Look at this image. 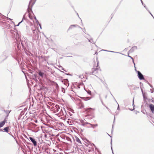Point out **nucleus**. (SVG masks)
<instances>
[{
	"label": "nucleus",
	"mask_w": 154,
	"mask_h": 154,
	"mask_svg": "<svg viewBox=\"0 0 154 154\" xmlns=\"http://www.w3.org/2000/svg\"><path fill=\"white\" fill-rule=\"evenodd\" d=\"M96 77H97L99 79H100V81L102 82H103V81L101 79H100V78H99L97 76L95 75Z\"/></svg>",
	"instance_id": "nucleus-41"
},
{
	"label": "nucleus",
	"mask_w": 154,
	"mask_h": 154,
	"mask_svg": "<svg viewBox=\"0 0 154 154\" xmlns=\"http://www.w3.org/2000/svg\"><path fill=\"white\" fill-rule=\"evenodd\" d=\"M38 79H39V80H40V82H41V81H42V79H41V78H40V77H38Z\"/></svg>",
	"instance_id": "nucleus-45"
},
{
	"label": "nucleus",
	"mask_w": 154,
	"mask_h": 154,
	"mask_svg": "<svg viewBox=\"0 0 154 154\" xmlns=\"http://www.w3.org/2000/svg\"><path fill=\"white\" fill-rule=\"evenodd\" d=\"M39 89L40 90H44L45 89V87L43 86L42 83H39Z\"/></svg>",
	"instance_id": "nucleus-15"
},
{
	"label": "nucleus",
	"mask_w": 154,
	"mask_h": 154,
	"mask_svg": "<svg viewBox=\"0 0 154 154\" xmlns=\"http://www.w3.org/2000/svg\"><path fill=\"white\" fill-rule=\"evenodd\" d=\"M62 82L63 83V84L66 86H69V81L67 79H65L62 81Z\"/></svg>",
	"instance_id": "nucleus-13"
},
{
	"label": "nucleus",
	"mask_w": 154,
	"mask_h": 154,
	"mask_svg": "<svg viewBox=\"0 0 154 154\" xmlns=\"http://www.w3.org/2000/svg\"><path fill=\"white\" fill-rule=\"evenodd\" d=\"M65 74L66 75H71L70 74H69V73H65Z\"/></svg>",
	"instance_id": "nucleus-46"
},
{
	"label": "nucleus",
	"mask_w": 154,
	"mask_h": 154,
	"mask_svg": "<svg viewBox=\"0 0 154 154\" xmlns=\"http://www.w3.org/2000/svg\"><path fill=\"white\" fill-rule=\"evenodd\" d=\"M38 24L39 25V26L40 27L41 29H42V27H41V24H40V23Z\"/></svg>",
	"instance_id": "nucleus-49"
},
{
	"label": "nucleus",
	"mask_w": 154,
	"mask_h": 154,
	"mask_svg": "<svg viewBox=\"0 0 154 154\" xmlns=\"http://www.w3.org/2000/svg\"><path fill=\"white\" fill-rule=\"evenodd\" d=\"M143 101L144 102H146V100H147V97L146 96V93L143 94Z\"/></svg>",
	"instance_id": "nucleus-18"
},
{
	"label": "nucleus",
	"mask_w": 154,
	"mask_h": 154,
	"mask_svg": "<svg viewBox=\"0 0 154 154\" xmlns=\"http://www.w3.org/2000/svg\"><path fill=\"white\" fill-rule=\"evenodd\" d=\"M36 20V22L37 24L39 23L38 20L37 19V20Z\"/></svg>",
	"instance_id": "nucleus-43"
},
{
	"label": "nucleus",
	"mask_w": 154,
	"mask_h": 154,
	"mask_svg": "<svg viewBox=\"0 0 154 154\" xmlns=\"http://www.w3.org/2000/svg\"><path fill=\"white\" fill-rule=\"evenodd\" d=\"M97 70H98V69L95 72V73H96L95 74H97Z\"/></svg>",
	"instance_id": "nucleus-58"
},
{
	"label": "nucleus",
	"mask_w": 154,
	"mask_h": 154,
	"mask_svg": "<svg viewBox=\"0 0 154 154\" xmlns=\"http://www.w3.org/2000/svg\"><path fill=\"white\" fill-rule=\"evenodd\" d=\"M85 123L86 124V125L89 124V125H91V126H92L93 125H94V126H98L97 124H91V123H88V122H85Z\"/></svg>",
	"instance_id": "nucleus-25"
},
{
	"label": "nucleus",
	"mask_w": 154,
	"mask_h": 154,
	"mask_svg": "<svg viewBox=\"0 0 154 154\" xmlns=\"http://www.w3.org/2000/svg\"><path fill=\"white\" fill-rule=\"evenodd\" d=\"M153 90V89H151L150 90V91H151V93H152L153 92H154V91L153 90H153Z\"/></svg>",
	"instance_id": "nucleus-48"
},
{
	"label": "nucleus",
	"mask_w": 154,
	"mask_h": 154,
	"mask_svg": "<svg viewBox=\"0 0 154 154\" xmlns=\"http://www.w3.org/2000/svg\"><path fill=\"white\" fill-rule=\"evenodd\" d=\"M3 130L5 132H9V128L8 127H7L5 128Z\"/></svg>",
	"instance_id": "nucleus-20"
},
{
	"label": "nucleus",
	"mask_w": 154,
	"mask_h": 154,
	"mask_svg": "<svg viewBox=\"0 0 154 154\" xmlns=\"http://www.w3.org/2000/svg\"><path fill=\"white\" fill-rule=\"evenodd\" d=\"M62 92H63V93H65V89L63 88H62Z\"/></svg>",
	"instance_id": "nucleus-30"
},
{
	"label": "nucleus",
	"mask_w": 154,
	"mask_h": 154,
	"mask_svg": "<svg viewBox=\"0 0 154 154\" xmlns=\"http://www.w3.org/2000/svg\"><path fill=\"white\" fill-rule=\"evenodd\" d=\"M144 7L146 9V10L149 12L150 14L152 16H153V15H152V14L151 13V12L149 11V10L147 8L145 5H144Z\"/></svg>",
	"instance_id": "nucleus-26"
},
{
	"label": "nucleus",
	"mask_w": 154,
	"mask_h": 154,
	"mask_svg": "<svg viewBox=\"0 0 154 154\" xmlns=\"http://www.w3.org/2000/svg\"><path fill=\"white\" fill-rule=\"evenodd\" d=\"M137 46H134L132 47V48L128 51V52L130 53L133 52L134 50L137 49Z\"/></svg>",
	"instance_id": "nucleus-11"
},
{
	"label": "nucleus",
	"mask_w": 154,
	"mask_h": 154,
	"mask_svg": "<svg viewBox=\"0 0 154 154\" xmlns=\"http://www.w3.org/2000/svg\"><path fill=\"white\" fill-rule=\"evenodd\" d=\"M86 38L88 40V41L89 42H90L91 43H92L93 44H95V42H94L93 40V38H91L90 39H88L87 38H86Z\"/></svg>",
	"instance_id": "nucleus-19"
},
{
	"label": "nucleus",
	"mask_w": 154,
	"mask_h": 154,
	"mask_svg": "<svg viewBox=\"0 0 154 154\" xmlns=\"http://www.w3.org/2000/svg\"><path fill=\"white\" fill-rule=\"evenodd\" d=\"M11 136H12L14 138V136H13V135H11Z\"/></svg>",
	"instance_id": "nucleus-63"
},
{
	"label": "nucleus",
	"mask_w": 154,
	"mask_h": 154,
	"mask_svg": "<svg viewBox=\"0 0 154 154\" xmlns=\"http://www.w3.org/2000/svg\"><path fill=\"white\" fill-rule=\"evenodd\" d=\"M140 89H141V92L142 93V94H145V93L143 92V89L141 87H140Z\"/></svg>",
	"instance_id": "nucleus-34"
},
{
	"label": "nucleus",
	"mask_w": 154,
	"mask_h": 154,
	"mask_svg": "<svg viewBox=\"0 0 154 154\" xmlns=\"http://www.w3.org/2000/svg\"><path fill=\"white\" fill-rule=\"evenodd\" d=\"M115 101H116V102H117V104H118V107L117 108V110H119L120 109L119 105L118 103L117 102V101L116 100H115Z\"/></svg>",
	"instance_id": "nucleus-31"
},
{
	"label": "nucleus",
	"mask_w": 154,
	"mask_h": 154,
	"mask_svg": "<svg viewBox=\"0 0 154 154\" xmlns=\"http://www.w3.org/2000/svg\"><path fill=\"white\" fill-rule=\"evenodd\" d=\"M36 1V0H34L33 1L31 0L30 1L27 9V11L29 13H30V12H32V8L35 4Z\"/></svg>",
	"instance_id": "nucleus-2"
},
{
	"label": "nucleus",
	"mask_w": 154,
	"mask_h": 154,
	"mask_svg": "<svg viewBox=\"0 0 154 154\" xmlns=\"http://www.w3.org/2000/svg\"><path fill=\"white\" fill-rule=\"evenodd\" d=\"M38 73L39 75L41 76L42 78L44 79L45 77V74L43 72H41L40 70L38 71Z\"/></svg>",
	"instance_id": "nucleus-8"
},
{
	"label": "nucleus",
	"mask_w": 154,
	"mask_h": 154,
	"mask_svg": "<svg viewBox=\"0 0 154 154\" xmlns=\"http://www.w3.org/2000/svg\"><path fill=\"white\" fill-rule=\"evenodd\" d=\"M62 70H64V71H65V70H64V68H62Z\"/></svg>",
	"instance_id": "nucleus-54"
},
{
	"label": "nucleus",
	"mask_w": 154,
	"mask_h": 154,
	"mask_svg": "<svg viewBox=\"0 0 154 154\" xmlns=\"http://www.w3.org/2000/svg\"><path fill=\"white\" fill-rule=\"evenodd\" d=\"M19 40V38H18V40ZM20 41V42L21 44V45L22 46V47L23 48L25 49V41H21L20 38L19 39Z\"/></svg>",
	"instance_id": "nucleus-14"
},
{
	"label": "nucleus",
	"mask_w": 154,
	"mask_h": 154,
	"mask_svg": "<svg viewBox=\"0 0 154 154\" xmlns=\"http://www.w3.org/2000/svg\"><path fill=\"white\" fill-rule=\"evenodd\" d=\"M84 31L83 32H84L85 33V32H86V30L85 28H84L83 29Z\"/></svg>",
	"instance_id": "nucleus-50"
},
{
	"label": "nucleus",
	"mask_w": 154,
	"mask_h": 154,
	"mask_svg": "<svg viewBox=\"0 0 154 154\" xmlns=\"http://www.w3.org/2000/svg\"><path fill=\"white\" fill-rule=\"evenodd\" d=\"M99 98H100V99L101 102L102 103V104L103 105V101H102V99L101 98L100 95H99Z\"/></svg>",
	"instance_id": "nucleus-28"
},
{
	"label": "nucleus",
	"mask_w": 154,
	"mask_h": 154,
	"mask_svg": "<svg viewBox=\"0 0 154 154\" xmlns=\"http://www.w3.org/2000/svg\"><path fill=\"white\" fill-rule=\"evenodd\" d=\"M75 140L77 142L79 143L80 144H82V143L81 142V141L79 139V138L78 137H75Z\"/></svg>",
	"instance_id": "nucleus-23"
},
{
	"label": "nucleus",
	"mask_w": 154,
	"mask_h": 154,
	"mask_svg": "<svg viewBox=\"0 0 154 154\" xmlns=\"http://www.w3.org/2000/svg\"><path fill=\"white\" fill-rule=\"evenodd\" d=\"M16 40L17 42V48H18V49H19L20 47V42H19V43H18V40L17 41V38H16Z\"/></svg>",
	"instance_id": "nucleus-24"
},
{
	"label": "nucleus",
	"mask_w": 154,
	"mask_h": 154,
	"mask_svg": "<svg viewBox=\"0 0 154 154\" xmlns=\"http://www.w3.org/2000/svg\"><path fill=\"white\" fill-rule=\"evenodd\" d=\"M115 118H114V120H113V123L115 122Z\"/></svg>",
	"instance_id": "nucleus-55"
},
{
	"label": "nucleus",
	"mask_w": 154,
	"mask_h": 154,
	"mask_svg": "<svg viewBox=\"0 0 154 154\" xmlns=\"http://www.w3.org/2000/svg\"><path fill=\"white\" fill-rule=\"evenodd\" d=\"M54 83L55 84L56 87H58V84L56 82H54V81H53Z\"/></svg>",
	"instance_id": "nucleus-35"
},
{
	"label": "nucleus",
	"mask_w": 154,
	"mask_h": 154,
	"mask_svg": "<svg viewBox=\"0 0 154 154\" xmlns=\"http://www.w3.org/2000/svg\"><path fill=\"white\" fill-rule=\"evenodd\" d=\"M4 112L6 114L5 118L4 120L0 122V128L2 127L5 124L6 121H7L8 117V116L9 113L11 112V110H4Z\"/></svg>",
	"instance_id": "nucleus-1"
},
{
	"label": "nucleus",
	"mask_w": 154,
	"mask_h": 154,
	"mask_svg": "<svg viewBox=\"0 0 154 154\" xmlns=\"http://www.w3.org/2000/svg\"><path fill=\"white\" fill-rule=\"evenodd\" d=\"M149 107L152 112L154 113V105L152 104H150L149 105Z\"/></svg>",
	"instance_id": "nucleus-10"
},
{
	"label": "nucleus",
	"mask_w": 154,
	"mask_h": 154,
	"mask_svg": "<svg viewBox=\"0 0 154 154\" xmlns=\"http://www.w3.org/2000/svg\"><path fill=\"white\" fill-rule=\"evenodd\" d=\"M29 139L35 146H36L37 145V142L35 138L32 137H29Z\"/></svg>",
	"instance_id": "nucleus-6"
},
{
	"label": "nucleus",
	"mask_w": 154,
	"mask_h": 154,
	"mask_svg": "<svg viewBox=\"0 0 154 154\" xmlns=\"http://www.w3.org/2000/svg\"><path fill=\"white\" fill-rule=\"evenodd\" d=\"M2 15V16L4 17H6L7 19H9V20H11V19L10 18L8 17H6L4 16V15Z\"/></svg>",
	"instance_id": "nucleus-36"
},
{
	"label": "nucleus",
	"mask_w": 154,
	"mask_h": 154,
	"mask_svg": "<svg viewBox=\"0 0 154 154\" xmlns=\"http://www.w3.org/2000/svg\"><path fill=\"white\" fill-rule=\"evenodd\" d=\"M102 50L103 51H108V50Z\"/></svg>",
	"instance_id": "nucleus-53"
},
{
	"label": "nucleus",
	"mask_w": 154,
	"mask_h": 154,
	"mask_svg": "<svg viewBox=\"0 0 154 154\" xmlns=\"http://www.w3.org/2000/svg\"><path fill=\"white\" fill-rule=\"evenodd\" d=\"M81 99L84 100L85 101H87L88 100H89L91 99V97H80Z\"/></svg>",
	"instance_id": "nucleus-17"
},
{
	"label": "nucleus",
	"mask_w": 154,
	"mask_h": 154,
	"mask_svg": "<svg viewBox=\"0 0 154 154\" xmlns=\"http://www.w3.org/2000/svg\"><path fill=\"white\" fill-rule=\"evenodd\" d=\"M91 126V127H92L93 128H94V127H95H95H96V126H94V125H93V126Z\"/></svg>",
	"instance_id": "nucleus-56"
},
{
	"label": "nucleus",
	"mask_w": 154,
	"mask_h": 154,
	"mask_svg": "<svg viewBox=\"0 0 154 154\" xmlns=\"http://www.w3.org/2000/svg\"><path fill=\"white\" fill-rule=\"evenodd\" d=\"M33 75H34V76L35 77V79L36 78H37V76L36 75V74H34Z\"/></svg>",
	"instance_id": "nucleus-40"
},
{
	"label": "nucleus",
	"mask_w": 154,
	"mask_h": 154,
	"mask_svg": "<svg viewBox=\"0 0 154 154\" xmlns=\"http://www.w3.org/2000/svg\"><path fill=\"white\" fill-rule=\"evenodd\" d=\"M8 51H4L2 55L0 57L2 58L3 60L4 61L6 60L8 57Z\"/></svg>",
	"instance_id": "nucleus-3"
},
{
	"label": "nucleus",
	"mask_w": 154,
	"mask_h": 154,
	"mask_svg": "<svg viewBox=\"0 0 154 154\" xmlns=\"http://www.w3.org/2000/svg\"><path fill=\"white\" fill-rule=\"evenodd\" d=\"M140 0L141 1V2L142 5L144 6V5H145L144 4V3H143V2L142 0Z\"/></svg>",
	"instance_id": "nucleus-39"
},
{
	"label": "nucleus",
	"mask_w": 154,
	"mask_h": 154,
	"mask_svg": "<svg viewBox=\"0 0 154 154\" xmlns=\"http://www.w3.org/2000/svg\"><path fill=\"white\" fill-rule=\"evenodd\" d=\"M0 131H3V130L2 129L0 128Z\"/></svg>",
	"instance_id": "nucleus-51"
},
{
	"label": "nucleus",
	"mask_w": 154,
	"mask_h": 154,
	"mask_svg": "<svg viewBox=\"0 0 154 154\" xmlns=\"http://www.w3.org/2000/svg\"><path fill=\"white\" fill-rule=\"evenodd\" d=\"M34 80H35L36 82H38V80L36 79V78L35 79V78Z\"/></svg>",
	"instance_id": "nucleus-47"
},
{
	"label": "nucleus",
	"mask_w": 154,
	"mask_h": 154,
	"mask_svg": "<svg viewBox=\"0 0 154 154\" xmlns=\"http://www.w3.org/2000/svg\"><path fill=\"white\" fill-rule=\"evenodd\" d=\"M62 108H63V107H60V106L57 104L54 107V110L56 111L55 112H56L57 114H59V113H60V112L61 111H62Z\"/></svg>",
	"instance_id": "nucleus-5"
},
{
	"label": "nucleus",
	"mask_w": 154,
	"mask_h": 154,
	"mask_svg": "<svg viewBox=\"0 0 154 154\" xmlns=\"http://www.w3.org/2000/svg\"><path fill=\"white\" fill-rule=\"evenodd\" d=\"M107 97V95H106L105 97V98L106 99V98Z\"/></svg>",
	"instance_id": "nucleus-60"
},
{
	"label": "nucleus",
	"mask_w": 154,
	"mask_h": 154,
	"mask_svg": "<svg viewBox=\"0 0 154 154\" xmlns=\"http://www.w3.org/2000/svg\"><path fill=\"white\" fill-rule=\"evenodd\" d=\"M107 134L108 135V136H109L110 137H111V136L109 135V134L108 133H107Z\"/></svg>",
	"instance_id": "nucleus-57"
},
{
	"label": "nucleus",
	"mask_w": 154,
	"mask_h": 154,
	"mask_svg": "<svg viewBox=\"0 0 154 154\" xmlns=\"http://www.w3.org/2000/svg\"><path fill=\"white\" fill-rule=\"evenodd\" d=\"M93 145L94 146L96 147V149H97V148L95 146L94 144H93Z\"/></svg>",
	"instance_id": "nucleus-61"
},
{
	"label": "nucleus",
	"mask_w": 154,
	"mask_h": 154,
	"mask_svg": "<svg viewBox=\"0 0 154 154\" xmlns=\"http://www.w3.org/2000/svg\"><path fill=\"white\" fill-rule=\"evenodd\" d=\"M134 100H133V107L134 108L133 109H129L131 111L133 110L134 109V107L135 106V105H134Z\"/></svg>",
	"instance_id": "nucleus-27"
},
{
	"label": "nucleus",
	"mask_w": 154,
	"mask_h": 154,
	"mask_svg": "<svg viewBox=\"0 0 154 154\" xmlns=\"http://www.w3.org/2000/svg\"><path fill=\"white\" fill-rule=\"evenodd\" d=\"M87 93L88 94H91V92L89 90L87 92Z\"/></svg>",
	"instance_id": "nucleus-38"
},
{
	"label": "nucleus",
	"mask_w": 154,
	"mask_h": 154,
	"mask_svg": "<svg viewBox=\"0 0 154 154\" xmlns=\"http://www.w3.org/2000/svg\"><path fill=\"white\" fill-rule=\"evenodd\" d=\"M111 149L112 150V153L113 154L114 153H113V149H112V140L111 139Z\"/></svg>",
	"instance_id": "nucleus-29"
},
{
	"label": "nucleus",
	"mask_w": 154,
	"mask_h": 154,
	"mask_svg": "<svg viewBox=\"0 0 154 154\" xmlns=\"http://www.w3.org/2000/svg\"><path fill=\"white\" fill-rule=\"evenodd\" d=\"M34 18L35 19V20H37V19H36V17L35 16H34Z\"/></svg>",
	"instance_id": "nucleus-52"
},
{
	"label": "nucleus",
	"mask_w": 154,
	"mask_h": 154,
	"mask_svg": "<svg viewBox=\"0 0 154 154\" xmlns=\"http://www.w3.org/2000/svg\"><path fill=\"white\" fill-rule=\"evenodd\" d=\"M10 72L11 74V76H12V72L11 71H10Z\"/></svg>",
	"instance_id": "nucleus-59"
},
{
	"label": "nucleus",
	"mask_w": 154,
	"mask_h": 154,
	"mask_svg": "<svg viewBox=\"0 0 154 154\" xmlns=\"http://www.w3.org/2000/svg\"><path fill=\"white\" fill-rule=\"evenodd\" d=\"M32 30V32H33V34L35 35H36L38 33V30L37 29H35Z\"/></svg>",
	"instance_id": "nucleus-22"
},
{
	"label": "nucleus",
	"mask_w": 154,
	"mask_h": 154,
	"mask_svg": "<svg viewBox=\"0 0 154 154\" xmlns=\"http://www.w3.org/2000/svg\"><path fill=\"white\" fill-rule=\"evenodd\" d=\"M8 134H9L10 135V133H9L8 132H7Z\"/></svg>",
	"instance_id": "nucleus-64"
},
{
	"label": "nucleus",
	"mask_w": 154,
	"mask_h": 154,
	"mask_svg": "<svg viewBox=\"0 0 154 154\" xmlns=\"http://www.w3.org/2000/svg\"><path fill=\"white\" fill-rule=\"evenodd\" d=\"M80 121L82 124V123L83 122H84V121L82 120H80Z\"/></svg>",
	"instance_id": "nucleus-44"
},
{
	"label": "nucleus",
	"mask_w": 154,
	"mask_h": 154,
	"mask_svg": "<svg viewBox=\"0 0 154 154\" xmlns=\"http://www.w3.org/2000/svg\"><path fill=\"white\" fill-rule=\"evenodd\" d=\"M86 125V124L85 123V122H83L81 124V125L83 126H84Z\"/></svg>",
	"instance_id": "nucleus-33"
},
{
	"label": "nucleus",
	"mask_w": 154,
	"mask_h": 154,
	"mask_svg": "<svg viewBox=\"0 0 154 154\" xmlns=\"http://www.w3.org/2000/svg\"><path fill=\"white\" fill-rule=\"evenodd\" d=\"M14 31L13 30H10V32L11 33H13V32Z\"/></svg>",
	"instance_id": "nucleus-42"
},
{
	"label": "nucleus",
	"mask_w": 154,
	"mask_h": 154,
	"mask_svg": "<svg viewBox=\"0 0 154 154\" xmlns=\"http://www.w3.org/2000/svg\"><path fill=\"white\" fill-rule=\"evenodd\" d=\"M151 99H149V101H150L151 102Z\"/></svg>",
	"instance_id": "nucleus-62"
},
{
	"label": "nucleus",
	"mask_w": 154,
	"mask_h": 154,
	"mask_svg": "<svg viewBox=\"0 0 154 154\" xmlns=\"http://www.w3.org/2000/svg\"><path fill=\"white\" fill-rule=\"evenodd\" d=\"M135 70L137 74V76L139 79L140 80H145L143 75L142 74V73L140 71H137L136 70V68H135Z\"/></svg>",
	"instance_id": "nucleus-4"
},
{
	"label": "nucleus",
	"mask_w": 154,
	"mask_h": 154,
	"mask_svg": "<svg viewBox=\"0 0 154 154\" xmlns=\"http://www.w3.org/2000/svg\"><path fill=\"white\" fill-rule=\"evenodd\" d=\"M108 52H112V53H119V52H115V51H108Z\"/></svg>",
	"instance_id": "nucleus-32"
},
{
	"label": "nucleus",
	"mask_w": 154,
	"mask_h": 154,
	"mask_svg": "<svg viewBox=\"0 0 154 154\" xmlns=\"http://www.w3.org/2000/svg\"><path fill=\"white\" fill-rule=\"evenodd\" d=\"M129 52H128V57H130L131 59H132V61H133V63L134 64V68H135V63H134V59H133V58L132 57H131V56H130L129 55Z\"/></svg>",
	"instance_id": "nucleus-21"
},
{
	"label": "nucleus",
	"mask_w": 154,
	"mask_h": 154,
	"mask_svg": "<svg viewBox=\"0 0 154 154\" xmlns=\"http://www.w3.org/2000/svg\"><path fill=\"white\" fill-rule=\"evenodd\" d=\"M77 27L80 28L82 29V27H80L78 25H77V24H75V25H71L69 26V29H68V30H69V29H72V28H73L74 27Z\"/></svg>",
	"instance_id": "nucleus-7"
},
{
	"label": "nucleus",
	"mask_w": 154,
	"mask_h": 154,
	"mask_svg": "<svg viewBox=\"0 0 154 154\" xmlns=\"http://www.w3.org/2000/svg\"><path fill=\"white\" fill-rule=\"evenodd\" d=\"M26 17H25V14H24L23 16V18L22 19V20L20 22H19L16 25V26H18L25 19Z\"/></svg>",
	"instance_id": "nucleus-16"
},
{
	"label": "nucleus",
	"mask_w": 154,
	"mask_h": 154,
	"mask_svg": "<svg viewBox=\"0 0 154 154\" xmlns=\"http://www.w3.org/2000/svg\"><path fill=\"white\" fill-rule=\"evenodd\" d=\"M151 100V102L152 103H154V100H153V98L152 97Z\"/></svg>",
	"instance_id": "nucleus-37"
},
{
	"label": "nucleus",
	"mask_w": 154,
	"mask_h": 154,
	"mask_svg": "<svg viewBox=\"0 0 154 154\" xmlns=\"http://www.w3.org/2000/svg\"><path fill=\"white\" fill-rule=\"evenodd\" d=\"M62 111H61L60 112V113H59L58 115H59L60 116H62L64 115V114H66V111L65 110V109L63 108H62Z\"/></svg>",
	"instance_id": "nucleus-9"
},
{
	"label": "nucleus",
	"mask_w": 154,
	"mask_h": 154,
	"mask_svg": "<svg viewBox=\"0 0 154 154\" xmlns=\"http://www.w3.org/2000/svg\"><path fill=\"white\" fill-rule=\"evenodd\" d=\"M97 69H98L97 68H92L91 69V72H88V74H89L90 75H91L93 73L96 74V73H95V72Z\"/></svg>",
	"instance_id": "nucleus-12"
}]
</instances>
